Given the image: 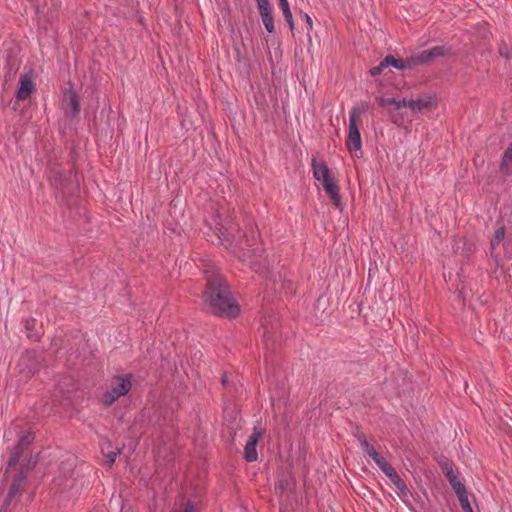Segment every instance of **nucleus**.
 Here are the masks:
<instances>
[{
    "instance_id": "obj_1",
    "label": "nucleus",
    "mask_w": 512,
    "mask_h": 512,
    "mask_svg": "<svg viewBox=\"0 0 512 512\" xmlns=\"http://www.w3.org/2000/svg\"><path fill=\"white\" fill-rule=\"evenodd\" d=\"M203 273L206 279V287L202 298L206 310L220 317H236L240 312L239 306L218 268L208 263L204 265Z\"/></svg>"
},
{
    "instance_id": "obj_2",
    "label": "nucleus",
    "mask_w": 512,
    "mask_h": 512,
    "mask_svg": "<svg viewBox=\"0 0 512 512\" xmlns=\"http://www.w3.org/2000/svg\"><path fill=\"white\" fill-rule=\"evenodd\" d=\"M243 237L244 239L238 242L240 249L238 257L242 262L247 263L250 268L259 272L262 268L264 250L259 242L258 230L250 225Z\"/></svg>"
},
{
    "instance_id": "obj_3",
    "label": "nucleus",
    "mask_w": 512,
    "mask_h": 512,
    "mask_svg": "<svg viewBox=\"0 0 512 512\" xmlns=\"http://www.w3.org/2000/svg\"><path fill=\"white\" fill-rule=\"evenodd\" d=\"M314 178L321 181V184L336 208H341V198L339 195V186L330 174L328 166L323 162L312 160Z\"/></svg>"
},
{
    "instance_id": "obj_4",
    "label": "nucleus",
    "mask_w": 512,
    "mask_h": 512,
    "mask_svg": "<svg viewBox=\"0 0 512 512\" xmlns=\"http://www.w3.org/2000/svg\"><path fill=\"white\" fill-rule=\"evenodd\" d=\"M367 105H362V107H353L350 111L349 115V125H348V136L346 140L347 149L351 151H358L362 147L360 131L358 127V118L360 114L365 111Z\"/></svg>"
},
{
    "instance_id": "obj_5",
    "label": "nucleus",
    "mask_w": 512,
    "mask_h": 512,
    "mask_svg": "<svg viewBox=\"0 0 512 512\" xmlns=\"http://www.w3.org/2000/svg\"><path fill=\"white\" fill-rule=\"evenodd\" d=\"M132 387L131 376H117L110 389L102 396V403L109 407L121 396L126 395Z\"/></svg>"
},
{
    "instance_id": "obj_6",
    "label": "nucleus",
    "mask_w": 512,
    "mask_h": 512,
    "mask_svg": "<svg viewBox=\"0 0 512 512\" xmlns=\"http://www.w3.org/2000/svg\"><path fill=\"white\" fill-rule=\"evenodd\" d=\"M376 101L379 106L382 108H387L388 114L390 116L391 121L397 126H402L404 123V119L401 113L398 112L403 105L402 100H397L396 98L390 97H377Z\"/></svg>"
},
{
    "instance_id": "obj_7",
    "label": "nucleus",
    "mask_w": 512,
    "mask_h": 512,
    "mask_svg": "<svg viewBox=\"0 0 512 512\" xmlns=\"http://www.w3.org/2000/svg\"><path fill=\"white\" fill-rule=\"evenodd\" d=\"M403 107H407L411 110L412 113H422L426 110H429L433 107H436L437 102L435 97L428 95L424 97H419L415 100H407L402 99Z\"/></svg>"
},
{
    "instance_id": "obj_8",
    "label": "nucleus",
    "mask_w": 512,
    "mask_h": 512,
    "mask_svg": "<svg viewBox=\"0 0 512 512\" xmlns=\"http://www.w3.org/2000/svg\"><path fill=\"white\" fill-rule=\"evenodd\" d=\"M33 440H34V437L31 432H24L20 436L18 443L15 446L14 451L8 461V468L15 466L19 462L21 456L24 454V452L26 450L29 449Z\"/></svg>"
},
{
    "instance_id": "obj_9",
    "label": "nucleus",
    "mask_w": 512,
    "mask_h": 512,
    "mask_svg": "<svg viewBox=\"0 0 512 512\" xmlns=\"http://www.w3.org/2000/svg\"><path fill=\"white\" fill-rule=\"evenodd\" d=\"M264 429L261 427H254L253 433L249 436V439L244 447V459L247 462H254L258 458L257 453V443L259 439L263 436Z\"/></svg>"
},
{
    "instance_id": "obj_10",
    "label": "nucleus",
    "mask_w": 512,
    "mask_h": 512,
    "mask_svg": "<svg viewBox=\"0 0 512 512\" xmlns=\"http://www.w3.org/2000/svg\"><path fill=\"white\" fill-rule=\"evenodd\" d=\"M262 327L264 330L263 342H264V346L266 349L264 358L266 361H268L269 359L272 358V354L274 351V345H275L274 334L276 333V328L274 327V324H273L271 318H269V319L265 318L264 322L262 323Z\"/></svg>"
},
{
    "instance_id": "obj_11",
    "label": "nucleus",
    "mask_w": 512,
    "mask_h": 512,
    "mask_svg": "<svg viewBox=\"0 0 512 512\" xmlns=\"http://www.w3.org/2000/svg\"><path fill=\"white\" fill-rule=\"evenodd\" d=\"M449 52V49L445 46H435L431 49L423 50L414 55L417 65L428 64L433 62L437 58L445 56Z\"/></svg>"
},
{
    "instance_id": "obj_12",
    "label": "nucleus",
    "mask_w": 512,
    "mask_h": 512,
    "mask_svg": "<svg viewBox=\"0 0 512 512\" xmlns=\"http://www.w3.org/2000/svg\"><path fill=\"white\" fill-rule=\"evenodd\" d=\"M35 90L32 72L25 73L20 77L19 87L16 93V98L20 101H25L30 97Z\"/></svg>"
},
{
    "instance_id": "obj_13",
    "label": "nucleus",
    "mask_w": 512,
    "mask_h": 512,
    "mask_svg": "<svg viewBox=\"0 0 512 512\" xmlns=\"http://www.w3.org/2000/svg\"><path fill=\"white\" fill-rule=\"evenodd\" d=\"M295 485L296 482L291 473L283 472L278 476L274 491L276 495L282 497L284 494L292 492L295 488Z\"/></svg>"
},
{
    "instance_id": "obj_14",
    "label": "nucleus",
    "mask_w": 512,
    "mask_h": 512,
    "mask_svg": "<svg viewBox=\"0 0 512 512\" xmlns=\"http://www.w3.org/2000/svg\"><path fill=\"white\" fill-rule=\"evenodd\" d=\"M215 230L217 231V235L220 240H225V241H228L231 243L236 241V239H235L236 227L230 222L227 224H224L222 222V218L220 215H217Z\"/></svg>"
},
{
    "instance_id": "obj_15",
    "label": "nucleus",
    "mask_w": 512,
    "mask_h": 512,
    "mask_svg": "<svg viewBox=\"0 0 512 512\" xmlns=\"http://www.w3.org/2000/svg\"><path fill=\"white\" fill-rule=\"evenodd\" d=\"M385 63H390V66H393L394 68H396L398 70L411 69L414 66H417L414 55H412L406 59H396L392 55H387L385 57Z\"/></svg>"
},
{
    "instance_id": "obj_16",
    "label": "nucleus",
    "mask_w": 512,
    "mask_h": 512,
    "mask_svg": "<svg viewBox=\"0 0 512 512\" xmlns=\"http://www.w3.org/2000/svg\"><path fill=\"white\" fill-rule=\"evenodd\" d=\"M499 169L501 173L505 175L512 174V142L509 144L502 155Z\"/></svg>"
},
{
    "instance_id": "obj_17",
    "label": "nucleus",
    "mask_w": 512,
    "mask_h": 512,
    "mask_svg": "<svg viewBox=\"0 0 512 512\" xmlns=\"http://www.w3.org/2000/svg\"><path fill=\"white\" fill-rule=\"evenodd\" d=\"M66 97H67L68 113L72 117H76L80 112V104H79L78 96L74 91H69L66 94Z\"/></svg>"
},
{
    "instance_id": "obj_18",
    "label": "nucleus",
    "mask_w": 512,
    "mask_h": 512,
    "mask_svg": "<svg viewBox=\"0 0 512 512\" xmlns=\"http://www.w3.org/2000/svg\"><path fill=\"white\" fill-rule=\"evenodd\" d=\"M26 479V472L24 470H20L15 475L9 490L16 493L18 496H21Z\"/></svg>"
},
{
    "instance_id": "obj_19",
    "label": "nucleus",
    "mask_w": 512,
    "mask_h": 512,
    "mask_svg": "<svg viewBox=\"0 0 512 512\" xmlns=\"http://www.w3.org/2000/svg\"><path fill=\"white\" fill-rule=\"evenodd\" d=\"M377 466L381 469V471L391 480L393 484L398 482L401 477L397 474L395 469L383 458Z\"/></svg>"
},
{
    "instance_id": "obj_20",
    "label": "nucleus",
    "mask_w": 512,
    "mask_h": 512,
    "mask_svg": "<svg viewBox=\"0 0 512 512\" xmlns=\"http://www.w3.org/2000/svg\"><path fill=\"white\" fill-rule=\"evenodd\" d=\"M25 328L27 331V337L34 340L39 341L40 335L35 331L36 328V320L34 318H29L25 320Z\"/></svg>"
},
{
    "instance_id": "obj_21",
    "label": "nucleus",
    "mask_w": 512,
    "mask_h": 512,
    "mask_svg": "<svg viewBox=\"0 0 512 512\" xmlns=\"http://www.w3.org/2000/svg\"><path fill=\"white\" fill-rule=\"evenodd\" d=\"M50 181L53 186H55L59 190L64 189V176L63 174L58 170H51L50 173Z\"/></svg>"
},
{
    "instance_id": "obj_22",
    "label": "nucleus",
    "mask_w": 512,
    "mask_h": 512,
    "mask_svg": "<svg viewBox=\"0 0 512 512\" xmlns=\"http://www.w3.org/2000/svg\"><path fill=\"white\" fill-rule=\"evenodd\" d=\"M505 238V228L503 226L499 227L495 233L493 238L490 241V249L493 252L496 249V246L499 245Z\"/></svg>"
},
{
    "instance_id": "obj_23",
    "label": "nucleus",
    "mask_w": 512,
    "mask_h": 512,
    "mask_svg": "<svg viewBox=\"0 0 512 512\" xmlns=\"http://www.w3.org/2000/svg\"><path fill=\"white\" fill-rule=\"evenodd\" d=\"M361 447L363 451L374 460L376 465L384 458L372 446L369 445L368 441L362 443Z\"/></svg>"
},
{
    "instance_id": "obj_24",
    "label": "nucleus",
    "mask_w": 512,
    "mask_h": 512,
    "mask_svg": "<svg viewBox=\"0 0 512 512\" xmlns=\"http://www.w3.org/2000/svg\"><path fill=\"white\" fill-rule=\"evenodd\" d=\"M361 447L363 451L374 460L376 465L384 458L372 446L369 445L368 441L362 443Z\"/></svg>"
},
{
    "instance_id": "obj_25",
    "label": "nucleus",
    "mask_w": 512,
    "mask_h": 512,
    "mask_svg": "<svg viewBox=\"0 0 512 512\" xmlns=\"http://www.w3.org/2000/svg\"><path fill=\"white\" fill-rule=\"evenodd\" d=\"M361 447L363 451L374 460L376 465L384 458L372 446L369 445L368 441L362 443Z\"/></svg>"
},
{
    "instance_id": "obj_26",
    "label": "nucleus",
    "mask_w": 512,
    "mask_h": 512,
    "mask_svg": "<svg viewBox=\"0 0 512 512\" xmlns=\"http://www.w3.org/2000/svg\"><path fill=\"white\" fill-rule=\"evenodd\" d=\"M20 496H18L16 493L8 490V493L6 495V498L0 508V512H8L9 507L16 503Z\"/></svg>"
},
{
    "instance_id": "obj_27",
    "label": "nucleus",
    "mask_w": 512,
    "mask_h": 512,
    "mask_svg": "<svg viewBox=\"0 0 512 512\" xmlns=\"http://www.w3.org/2000/svg\"><path fill=\"white\" fill-rule=\"evenodd\" d=\"M260 16H261L262 22H263L267 32L274 33L275 26H274V19L272 16V11H270L269 13H266V12L262 13V14H260Z\"/></svg>"
},
{
    "instance_id": "obj_28",
    "label": "nucleus",
    "mask_w": 512,
    "mask_h": 512,
    "mask_svg": "<svg viewBox=\"0 0 512 512\" xmlns=\"http://www.w3.org/2000/svg\"><path fill=\"white\" fill-rule=\"evenodd\" d=\"M498 53L506 60H512V47L509 46L504 40L498 44Z\"/></svg>"
},
{
    "instance_id": "obj_29",
    "label": "nucleus",
    "mask_w": 512,
    "mask_h": 512,
    "mask_svg": "<svg viewBox=\"0 0 512 512\" xmlns=\"http://www.w3.org/2000/svg\"><path fill=\"white\" fill-rule=\"evenodd\" d=\"M452 489L456 493L459 503L468 499V492L465 485L461 481L452 487Z\"/></svg>"
},
{
    "instance_id": "obj_30",
    "label": "nucleus",
    "mask_w": 512,
    "mask_h": 512,
    "mask_svg": "<svg viewBox=\"0 0 512 512\" xmlns=\"http://www.w3.org/2000/svg\"><path fill=\"white\" fill-rule=\"evenodd\" d=\"M439 465L441 467L443 474L446 476V478H449V477L455 475L452 462H450L448 460H444V461L439 462Z\"/></svg>"
},
{
    "instance_id": "obj_31",
    "label": "nucleus",
    "mask_w": 512,
    "mask_h": 512,
    "mask_svg": "<svg viewBox=\"0 0 512 512\" xmlns=\"http://www.w3.org/2000/svg\"><path fill=\"white\" fill-rule=\"evenodd\" d=\"M390 66V63H385V58L375 67L369 70L371 76L376 77L384 72L386 68Z\"/></svg>"
},
{
    "instance_id": "obj_32",
    "label": "nucleus",
    "mask_w": 512,
    "mask_h": 512,
    "mask_svg": "<svg viewBox=\"0 0 512 512\" xmlns=\"http://www.w3.org/2000/svg\"><path fill=\"white\" fill-rule=\"evenodd\" d=\"M259 14L272 11L269 0H256Z\"/></svg>"
},
{
    "instance_id": "obj_33",
    "label": "nucleus",
    "mask_w": 512,
    "mask_h": 512,
    "mask_svg": "<svg viewBox=\"0 0 512 512\" xmlns=\"http://www.w3.org/2000/svg\"><path fill=\"white\" fill-rule=\"evenodd\" d=\"M394 485H395V486L397 487V489L399 490V495H400L401 497H407V496H408V494L410 493V492H409V489H408V487H407V485L405 484V482H404L402 479H400V480H399L398 482H396Z\"/></svg>"
},
{
    "instance_id": "obj_34",
    "label": "nucleus",
    "mask_w": 512,
    "mask_h": 512,
    "mask_svg": "<svg viewBox=\"0 0 512 512\" xmlns=\"http://www.w3.org/2000/svg\"><path fill=\"white\" fill-rule=\"evenodd\" d=\"M120 451H117V452H109L108 454L105 455V461H104V465H106L107 467H111L115 460H116V457L117 455L119 454Z\"/></svg>"
},
{
    "instance_id": "obj_35",
    "label": "nucleus",
    "mask_w": 512,
    "mask_h": 512,
    "mask_svg": "<svg viewBox=\"0 0 512 512\" xmlns=\"http://www.w3.org/2000/svg\"><path fill=\"white\" fill-rule=\"evenodd\" d=\"M36 463H37V460L29 458L25 463L24 462L21 463V470H24L27 474L28 471H30L31 469H33L35 467Z\"/></svg>"
},
{
    "instance_id": "obj_36",
    "label": "nucleus",
    "mask_w": 512,
    "mask_h": 512,
    "mask_svg": "<svg viewBox=\"0 0 512 512\" xmlns=\"http://www.w3.org/2000/svg\"><path fill=\"white\" fill-rule=\"evenodd\" d=\"M279 6L283 12V16L284 15L290 16L291 10H290V6H289V3L287 0H279Z\"/></svg>"
},
{
    "instance_id": "obj_37",
    "label": "nucleus",
    "mask_w": 512,
    "mask_h": 512,
    "mask_svg": "<svg viewBox=\"0 0 512 512\" xmlns=\"http://www.w3.org/2000/svg\"><path fill=\"white\" fill-rule=\"evenodd\" d=\"M460 506L464 512H473L469 499L460 502Z\"/></svg>"
},
{
    "instance_id": "obj_38",
    "label": "nucleus",
    "mask_w": 512,
    "mask_h": 512,
    "mask_svg": "<svg viewBox=\"0 0 512 512\" xmlns=\"http://www.w3.org/2000/svg\"><path fill=\"white\" fill-rule=\"evenodd\" d=\"M284 19L287 22L290 30L293 31L294 30V21H293L292 13L290 14V16L284 15Z\"/></svg>"
},
{
    "instance_id": "obj_39",
    "label": "nucleus",
    "mask_w": 512,
    "mask_h": 512,
    "mask_svg": "<svg viewBox=\"0 0 512 512\" xmlns=\"http://www.w3.org/2000/svg\"><path fill=\"white\" fill-rule=\"evenodd\" d=\"M182 512H195V505L193 502L188 501L185 504L184 510Z\"/></svg>"
},
{
    "instance_id": "obj_40",
    "label": "nucleus",
    "mask_w": 512,
    "mask_h": 512,
    "mask_svg": "<svg viewBox=\"0 0 512 512\" xmlns=\"http://www.w3.org/2000/svg\"><path fill=\"white\" fill-rule=\"evenodd\" d=\"M305 21H306V24H307V30L308 31H311L312 30V19L311 17L308 15V14H304L303 15Z\"/></svg>"
},
{
    "instance_id": "obj_41",
    "label": "nucleus",
    "mask_w": 512,
    "mask_h": 512,
    "mask_svg": "<svg viewBox=\"0 0 512 512\" xmlns=\"http://www.w3.org/2000/svg\"><path fill=\"white\" fill-rule=\"evenodd\" d=\"M447 480L449 481V484L451 485V487H454L458 482H460V480L458 479L456 474L447 478Z\"/></svg>"
},
{
    "instance_id": "obj_42",
    "label": "nucleus",
    "mask_w": 512,
    "mask_h": 512,
    "mask_svg": "<svg viewBox=\"0 0 512 512\" xmlns=\"http://www.w3.org/2000/svg\"><path fill=\"white\" fill-rule=\"evenodd\" d=\"M504 249L506 250V253L511 256L512 255V241H508L504 243Z\"/></svg>"
},
{
    "instance_id": "obj_43",
    "label": "nucleus",
    "mask_w": 512,
    "mask_h": 512,
    "mask_svg": "<svg viewBox=\"0 0 512 512\" xmlns=\"http://www.w3.org/2000/svg\"><path fill=\"white\" fill-rule=\"evenodd\" d=\"M356 437H357L358 441L360 442V444L365 443L367 441L364 433H357Z\"/></svg>"
},
{
    "instance_id": "obj_44",
    "label": "nucleus",
    "mask_w": 512,
    "mask_h": 512,
    "mask_svg": "<svg viewBox=\"0 0 512 512\" xmlns=\"http://www.w3.org/2000/svg\"><path fill=\"white\" fill-rule=\"evenodd\" d=\"M35 356V352L33 351H28L25 356L22 357V361H25V360H28V359H32L34 358Z\"/></svg>"
},
{
    "instance_id": "obj_45",
    "label": "nucleus",
    "mask_w": 512,
    "mask_h": 512,
    "mask_svg": "<svg viewBox=\"0 0 512 512\" xmlns=\"http://www.w3.org/2000/svg\"><path fill=\"white\" fill-rule=\"evenodd\" d=\"M221 383H222V385H223L224 387H227L228 379H227V375H226V374H223V375H222Z\"/></svg>"
},
{
    "instance_id": "obj_46",
    "label": "nucleus",
    "mask_w": 512,
    "mask_h": 512,
    "mask_svg": "<svg viewBox=\"0 0 512 512\" xmlns=\"http://www.w3.org/2000/svg\"><path fill=\"white\" fill-rule=\"evenodd\" d=\"M37 370V367L36 366H33L29 369V373H34L35 371Z\"/></svg>"
},
{
    "instance_id": "obj_47",
    "label": "nucleus",
    "mask_w": 512,
    "mask_h": 512,
    "mask_svg": "<svg viewBox=\"0 0 512 512\" xmlns=\"http://www.w3.org/2000/svg\"><path fill=\"white\" fill-rule=\"evenodd\" d=\"M29 1H30V2H32V3H34V2H36L37 0H29Z\"/></svg>"
}]
</instances>
